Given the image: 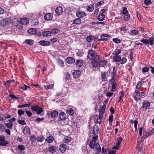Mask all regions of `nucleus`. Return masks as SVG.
<instances>
[{
  "label": "nucleus",
  "instance_id": "f257e3e1",
  "mask_svg": "<svg viewBox=\"0 0 154 154\" xmlns=\"http://www.w3.org/2000/svg\"><path fill=\"white\" fill-rule=\"evenodd\" d=\"M87 57L91 60H100L99 55L97 54L95 51L92 49L89 50Z\"/></svg>",
  "mask_w": 154,
  "mask_h": 154
},
{
  "label": "nucleus",
  "instance_id": "f03ea898",
  "mask_svg": "<svg viewBox=\"0 0 154 154\" xmlns=\"http://www.w3.org/2000/svg\"><path fill=\"white\" fill-rule=\"evenodd\" d=\"M154 38L153 37H150L149 40L146 39H142L140 41L142 43H137L135 44L136 45H142L143 44H145L146 45H147L149 44L150 45H152L154 44Z\"/></svg>",
  "mask_w": 154,
  "mask_h": 154
},
{
  "label": "nucleus",
  "instance_id": "7ed1b4c3",
  "mask_svg": "<svg viewBox=\"0 0 154 154\" xmlns=\"http://www.w3.org/2000/svg\"><path fill=\"white\" fill-rule=\"evenodd\" d=\"M31 109L33 111L36 112L37 114H39L41 113L43 110L42 107L38 105L33 106L31 107Z\"/></svg>",
  "mask_w": 154,
  "mask_h": 154
},
{
  "label": "nucleus",
  "instance_id": "20e7f679",
  "mask_svg": "<svg viewBox=\"0 0 154 154\" xmlns=\"http://www.w3.org/2000/svg\"><path fill=\"white\" fill-rule=\"evenodd\" d=\"M5 138L4 136H0V145L2 146H5L8 143L5 141Z\"/></svg>",
  "mask_w": 154,
  "mask_h": 154
},
{
  "label": "nucleus",
  "instance_id": "39448f33",
  "mask_svg": "<svg viewBox=\"0 0 154 154\" xmlns=\"http://www.w3.org/2000/svg\"><path fill=\"white\" fill-rule=\"evenodd\" d=\"M100 37L101 38L98 39V41H106L108 40V39L107 38H110V36L108 34H102L100 35Z\"/></svg>",
  "mask_w": 154,
  "mask_h": 154
},
{
  "label": "nucleus",
  "instance_id": "423d86ee",
  "mask_svg": "<svg viewBox=\"0 0 154 154\" xmlns=\"http://www.w3.org/2000/svg\"><path fill=\"white\" fill-rule=\"evenodd\" d=\"M29 19L24 17L20 20V22L21 24L25 25H27L29 23Z\"/></svg>",
  "mask_w": 154,
  "mask_h": 154
},
{
  "label": "nucleus",
  "instance_id": "0eeeda50",
  "mask_svg": "<svg viewBox=\"0 0 154 154\" xmlns=\"http://www.w3.org/2000/svg\"><path fill=\"white\" fill-rule=\"evenodd\" d=\"M67 146L64 144H62L60 145L59 146V150L62 153L65 152Z\"/></svg>",
  "mask_w": 154,
  "mask_h": 154
},
{
  "label": "nucleus",
  "instance_id": "6e6552de",
  "mask_svg": "<svg viewBox=\"0 0 154 154\" xmlns=\"http://www.w3.org/2000/svg\"><path fill=\"white\" fill-rule=\"evenodd\" d=\"M81 75V72L79 70L74 71L72 73L73 77L77 79L80 77Z\"/></svg>",
  "mask_w": 154,
  "mask_h": 154
},
{
  "label": "nucleus",
  "instance_id": "1a4fd4ad",
  "mask_svg": "<svg viewBox=\"0 0 154 154\" xmlns=\"http://www.w3.org/2000/svg\"><path fill=\"white\" fill-rule=\"evenodd\" d=\"M76 15L77 17L79 18L83 17L85 16L86 14L85 12L79 11L76 12Z\"/></svg>",
  "mask_w": 154,
  "mask_h": 154
},
{
  "label": "nucleus",
  "instance_id": "9d476101",
  "mask_svg": "<svg viewBox=\"0 0 154 154\" xmlns=\"http://www.w3.org/2000/svg\"><path fill=\"white\" fill-rule=\"evenodd\" d=\"M142 104L143 105L142 108L143 109L145 110L149 108L150 106V102L145 101Z\"/></svg>",
  "mask_w": 154,
  "mask_h": 154
},
{
  "label": "nucleus",
  "instance_id": "9b49d317",
  "mask_svg": "<svg viewBox=\"0 0 154 154\" xmlns=\"http://www.w3.org/2000/svg\"><path fill=\"white\" fill-rule=\"evenodd\" d=\"M93 60V61L91 62L92 67H97L98 66H100V64L99 63L100 60Z\"/></svg>",
  "mask_w": 154,
  "mask_h": 154
},
{
  "label": "nucleus",
  "instance_id": "f8f14e48",
  "mask_svg": "<svg viewBox=\"0 0 154 154\" xmlns=\"http://www.w3.org/2000/svg\"><path fill=\"white\" fill-rule=\"evenodd\" d=\"M8 19H4L2 20L0 22L1 26L4 27L8 25L10 23Z\"/></svg>",
  "mask_w": 154,
  "mask_h": 154
},
{
  "label": "nucleus",
  "instance_id": "ddd939ff",
  "mask_svg": "<svg viewBox=\"0 0 154 154\" xmlns=\"http://www.w3.org/2000/svg\"><path fill=\"white\" fill-rule=\"evenodd\" d=\"M39 43L41 45L45 46L50 45L51 43L50 42L47 41L42 40L39 41Z\"/></svg>",
  "mask_w": 154,
  "mask_h": 154
},
{
  "label": "nucleus",
  "instance_id": "4468645a",
  "mask_svg": "<svg viewBox=\"0 0 154 154\" xmlns=\"http://www.w3.org/2000/svg\"><path fill=\"white\" fill-rule=\"evenodd\" d=\"M44 18L47 20H50L53 18V15L51 13H47L45 15Z\"/></svg>",
  "mask_w": 154,
  "mask_h": 154
},
{
  "label": "nucleus",
  "instance_id": "2eb2a0df",
  "mask_svg": "<svg viewBox=\"0 0 154 154\" xmlns=\"http://www.w3.org/2000/svg\"><path fill=\"white\" fill-rule=\"evenodd\" d=\"M63 11V8L60 6L57 7L55 10L56 13L59 15H61Z\"/></svg>",
  "mask_w": 154,
  "mask_h": 154
},
{
  "label": "nucleus",
  "instance_id": "dca6fc26",
  "mask_svg": "<svg viewBox=\"0 0 154 154\" xmlns=\"http://www.w3.org/2000/svg\"><path fill=\"white\" fill-rule=\"evenodd\" d=\"M75 63L78 67H81L83 64V61L82 60H76Z\"/></svg>",
  "mask_w": 154,
  "mask_h": 154
},
{
  "label": "nucleus",
  "instance_id": "f3484780",
  "mask_svg": "<svg viewBox=\"0 0 154 154\" xmlns=\"http://www.w3.org/2000/svg\"><path fill=\"white\" fill-rule=\"evenodd\" d=\"M59 117L60 119L62 120H65L66 117V114L63 112H61L59 114Z\"/></svg>",
  "mask_w": 154,
  "mask_h": 154
},
{
  "label": "nucleus",
  "instance_id": "a211bd4d",
  "mask_svg": "<svg viewBox=\"0 0 154 154\" xmlns=\"http://www.w3.org/2000/svg\"><path fill=\"white\" fill-rule=\"evenodd\" d=\"M66 62L69 64L73 63L75 61L74 59L72 57H67L66 59Z\"/></svg>",
  "mask_w": 154,
  "mask_h": 154
},
{
  "label": "nucleus",
  "instance_id": "6ab92c4d",
  "mask_svg": "<svg viewBox=\"0 0 154 154\" xmlns=\"http://www.w3.org/2000/svg\"><path fill=\"white\" fill-rule=\"evenodd\" d=\"M139 34V31L136 29H134L131 30L130 32L129 33V34L131 35H138Z\"/></svg>",
  "mask_w": 154,
  "mask_h": 154
},
{
  "label": "nucleus",
  "instance_id": "aec40b11",
  "mask_svg": "<svg viewBox=\"0 0 154 154\" xmlns=\"http://www.w3.org/2000/svg\"><path fill=\"white\" fill-rule=\"evenodd\" d=\"M99 130L98 126L96 125H94L93 128V134L94 135L97 134L98 133Z\"/></svg>",
  "mask_w": 154,
  "mask_h": 154
},
{
  "label": "nucleus",
  "instance_id": "412c9836",
  "mask_svg": "<svg viewBox=\"0 0 154 154\" xmlns=\"http://www.w3.org/2000/svg\"><path fill=\"white\" fill-rule=\"evenodd\" d=\"M57 150V149L55 146H51L49 148V151L51 153H53L56 152Z\"/></svg>",
  "mask_w": 154,
  "mask_h": 154
},
{
  "label": "nucleus",
  "instance_id": "4be33fe9",
  "mask_svg": "<svg viewBox=\"0 0 154 154\" xmlns=\"http://www.w3.org/2000/svg\"><path fill=\"white\" fill-rule=\"evenodd\" d=\"M54 139V137L52 136H50L47 137L45 141L48 143H51L53 142Z\"/></svg>",
  "mask_w": 154,
  "mask_h": 154
},
{
  "label": "nucleus",
  "instance_id": "5701e85b",
  "mask_svg": "<svg viewBox=\"0 0 154 154\" xmlns=\"http://www.w3.org/2000/svg\"><path fill=\"white\" fill-rule=\"evenodd\" d=\"M154 133V128L149 130L148 132L146 133L145 137L146 138L147 137L150 136L152 134Z\"/></svg>",
  "mask_w": 154,
  "mask_h": 154
},
{
  "label": "nucleus",
  "instance_id": "b1692460",
  "mask_svg": "<svg viewBox=\"0 0 154 154\" xmlns=\"http://www.w3.org/2000/svg\"><path fill=\"white\" fill-rule=\"evenodd\" d=\"M81 19L80 18H77L73 20L72 24L75 25L79 24L81 23Z\"/></svg>",
  "mask_w": 154,
  "mask_h": 154
},
{
  "label": "nucleus",
  "instance_id": "393cba45",
  "mask_svg": "<svg viewBox=\"0 0 154 154\" xmlns=\"http://www.w3.org/2000/svg\"><path fill=\"white\" fill-rule=\"evenodd\" d=\"M98 143H96V141H91L89 144L90 147L93 149H94L95 147L97 145Z\"/></svg>",
  "mask_w": 154,
  "mask_h": 154
},
{
  "label": "nucleus",
  "instance_id": "a878e982",
  "mask_svg": "<svg viewBox=\"0 0 154 154\" xmlns=\"http://www.w3.org/2000/svg\"><path fill=\"white\" fill-rule=\"evenodd\" d=\"M36 30L35 28H31L29 29L27 31V32L30 34V35H32L36 33Z\"/></svg>",
  "mask_w": 154,
  "mask_h": 154
},
{
  "label": "nucleus",
  "instance_id": "bb28decb",
  "mask_svg": "<svg viewBox=\"0 0 154 154\" xmlns=\"http://www.w3.org/2000/svg\"><path fill=\"white\" fill-rule=\"evenodd\" d=\"M103 115L102 114H101L99 115V116L97 118V122L100 124L102 122V121L103 119Z\"/></svg>",
  "mask_w": 154,
  "mask_h": 154
},
{
  "label": "nucleus",
  "instance_id": "cd10ccee",
  "mask_svg": "<svg viewBox=\"0 0 154 154\" xmlns=\"http://www.w3.org/2000/svg\"><path fill=\"white\" fill-rule=\"evenodd\" d=\"M23 132L24 134H29L30 132L29 128L28 127H25L23 130Z\"/></svg>",
  "mask_w": 154,
  "mask_h": 154
},
{
  "label": "nucleus",
  "instance_id": "c85d7f7f",
  "mask_svg": "<svg viewBox=\"0 0 154 154\" xmlns=\"http://www.w3.org/2000/svg\"><path fill=\"white\" fill-rule=\"evenodd\" d=\"M94 8V5L92 4L91 5H88L87 7V10L89 12H92L93 11Z\"/></svg>",
  "mask_w": 154,
  "mask_h": 154
},
{
  "label": "nucleus",
  "instance_id": "c756f323",
  "mask_svg": "<svg viewBox=\"0 0 154 154\" xmlns=\"http://www.w3.org/2000/svg\"><path fill=\"white\" fill-rule=\"evenodd\" d=\"M113 59L115 62H119L121 60V57L119 56H113Z\"/></svg>",
  "mask_w": 154,
  "mask_h": 154
},
{
  "label": "nucleus",
  "instance_id": "7c9ffc66",
  "mask_svg": "<svg viewBox=\"0 0 154 154\" xmlns=\"http://www.w3.org/2000/svg\"><path fill=\"white\" fill-rule=\"evenodd\" d=\"M105 16L104 14L101 13L98 16L97 18L99 21H102L104 20Z\"/></svg>",
  "mask_w": 154,
  "mask_h": 154
},
{
  "label": "nucleus",
  "instance_id": "2f4dec72",
  "mask_svg": "<svg viewBox=\"0 0 154 154\" xmlns=\"http://www.w3.org/2000/svg\"><path fill=\"white\" fill-rule=\"evenodd\" d=\"M72 140V138L70 137H66L64 138L63 140V142L64 143H67L70 142Z\"/></svg>",
  "mask_w": 154,
  "mask_h": 154
},
{
  "label": "nucleus",
  "instance_id": "473e14b6",
  "mask_svg": "<svg viewBox=\"0 0 154 154\" xmlns=\"http://www.w3.org/2000/svg\"><path fill=\"white\" fill-rule=\"evenodd\" d=\"M5 125L9 129L12 128L13 126L12 122H10L8 123H5Z\"/></svg>",
  "mask_w": 154,
  "mask_h": 154
},
{
  "label": "nucleus",
  "instance_id": "72a5a7b5",
  "mask_svg": "<svg viewBox=\"0 0 154 154\" xmlns=\"http://www.w3.org/2000/svg\"><path fill=\"white\" fill-rule=\"evenodd\" d=\"M43 35L45 37H47L48 36L51 35V32L49 31H44L42 32Z\"/></svg>",
  "mask_w": 154,
  "mask_h": 154
},
{
  "label": "nucleus",
  "instance_id": "f704fd0d",
  "mask_svg": "<svg viewBox=\"0 0 154 154\" xmlns=\"http://www.w3.org/2000/svg\"><path fill=\"white\" fill-rule=\"evenodd\" d=\"M58 114V112L56 110H54L51 113V117L54 118Z\"/></svg>",
  "mask_w": 154,
  "mask_h": 154
},
{
  "label": "nucleus",
  "instance_id": "c9c22d12",
  "mask_svg": "<svg viewBox=\"0 0 154 154\" xmlns=\"http://www.w3.org/2000/svg\"><path fill=\"white\" fill-rule=\"evenodd\" d=\"M121 52V50L120 49H116L115 51L113 54L115 56H118V55L120 54Z\"/></svg>",
  "mask_w": 154,
  "mask_h": 154
},
{
  "label": "nucleus",
  "instance_id": "e433bc0d",
  "mask_svg": "<svg viewBox=\"0 0 154 154\" xmlns=\"http://www.w3.org/2000/svg\"><path fill=\"white\" fill-rule=\"evenodd\" d=\"M94 36H89L86 37V41L88 42H91L94 40Z\"/></svg>",
  "mask_w": 154,
  "mask_h": 154
},
{
  "label": "nucleus",
  "instance_id": "4c0bfd02",
  "mask_svg": "<svg viewBox=\"0 0 154 154\" xmlns=\"http://www.w3.org/2000/svg\"><path fill=\"white\" fill-rule=\"evenodd\" d=\"M67 112L70 115H72L74 113V110L72 108L67 109Z\"/></svg>",
  "mask_w": 154,
  "mask_h": 154
},
{
  "label": "nucleus",
  "instance_id": "58836bf2",
  "mask_svg": "<svg viewBox=\"0 0 154 154\" xmlns=\"http://www.w3.org/2000/svg\"><path fill=\"white\" fill-rule=\"evenodd\" d=\"M25 42L26 43L30 45H32L33 43V40L31 39H26Z\"/></svg>",
  "mask_w": 154,
  "mask_h": 154
},
{
  "label": "nucleus",
  "instance_id": "ea45409f",
  "mask_svg": "<svg viewBox=\"0 0 154 154\" xmlns=\"http://www.w3.org/2000/svg\"><path fill=\"white\" fill-rule=\"evenodd\" d=\"M60 32V31L58 29H54L51 31V34H56L57 33L59 32Z\"/></svg>",
  "mask_w": 154,
  "mask_h": 154
},
{
  "label": "nucleus",
  "instance_id": "a19ab883",
  "mask_svg": "<svg viewBox=\"0 0 154 154\" xmlns=\"http://www.w3.org/2000/svg\"><path fill=\"white\" fill-rule=\"evenodd\" d=\"M123 18L126 21H128L129 20L130 18V15L128 14H127L124 15Z\"/></svg>",
  "mask_w": 154,
  "mask_h": 154
},
{
  "label": "nucleus",
  "instance_id": "79ce46f5",
  "mask_svg": "<svg viewBox=\"0 0 154 154\" xmlns=\"http://www.w3.org/2000/svg\"><path fill=\"white\" fill-rule=\"evenodd\" d=\"M18 149L20 151H23L26 148L24 146L22 145H19L18 146Z\"/></svg>",
  "mask_w": 154,
  "mask_h": 154
},
{
  "label": "nucleus",
  "instance_id": "37998d69",
  "mask_svg": "<svg viewBox=\"0 0 154 154\" xmlns=\"http://www.w3.org/2000/svg\"><path fill=\"white\" fill-rule=\"evenodd\" d=\"M106 105L104 104L100 109V113H103L105 111L106 109Z\"/></svg>",
  "mask_w": 154,
  "mask_h": 154
},
{
  "label": "nucleus",
  "instance_id": "c03bdc74",
  "mask_svg": "<svg viewBox=\"0 0 154 154\" xmlns=\"http://www.w3.org/2000/svg\"><path fill=\"white\" fill-rule=\"evenodd\" d=\"M44 137L43 136H42L36 138V140L38 142H42L44 140Z\"/></svg>",
  "mask_w": 154,
  "mask_h": 154
},
{
  "label": "nucleus",
  "instance_id": "a18cd8bd",
  "mask_svg": "<svg viewBox=\"0 0 154 154\" xmlns=\"http://www.w3.org/2000/svg\"><path fill=\"white\" fill-rule=\"evenodd\" d=\"M112 89L111 91H115L117 89V85L116 83L112 84Z\"/></svg>",
  "mask_w": 154,
  "mask_h": 154
},
{
  "label": "nucleus",
  "instance_id": "49530a36",
  "mask_svg": "<svg viewBox=\"0 0 154 154\" xmlns=\"http://www.w3.org/2000/svg\"><path fill=\"white\" fill-rule=\"evenodd\" d=\"M127 59L125 57H122V58H121V60H120V63L122 64H124L127 61Z\"/></svg>",
  "mask_w": 154,
  "mask_h": 154
},
{
  "label": "nucleus",
  "instance_id": "de8ad7c7",
  "mask_svg": "<svg viewBox=\"0 0 154 154\" xmlns=\"http://www.w3.org/2000/svg\"><path fill=\"white\" fill-rule=\"evenodd\" d=\"M128 11L127 10V8L126 7H124L123 8V10L122 13V14L125 15V14H126L128 13Z\"/></svg>",
  "mask_w": 154,
  "mask_h": 154
},
{
  "label": "nucleus",
  "instance_id": "09e8293b",
  "mask_svg": "<svg viewBox=\"0 0 154 154\" xmlns=\"http://www.w3.org/2000/svg\"><path fill=\"white\" fill-rule=\"evenodd\" d=\"M54 86L53 85H49L47 86H45V88L46 90H48L52 88Z\"/></svg>",
  "mask_w": 154,
  "mask_h": 154
},
{
  "label": "nucleus",
  "instance_id": "8fccbe9b",
  "mask_svg": "<svg viewBox=\"0 0 154 154\" xmlns=\"http://www.w3.org/2000/svg\"><path fill=\"white\" fill-rule=\"evenodd\" d=\"M83 54V52L81 51H78L76 54V55L79 57H82Z\"/></svg>",
  "mask_w": 154,
  "mask_h": 154
},
{
  "label": "nucleus",
  "instance_id": "3c124183",
  "mask_svg": "<svg viewBox=\"0 0 154 154\" xmlns=\"http://www.w3.org/2000/svg\"><path fill=\"white\" fill-rule=\"evenodd\" d=\"M122 140V139L121 137H118L117 138V143L116 144H118V145H120L121 144V142Z\"/></svg>",
  "mask_w": 154,
  "mask_h": 154
},
{
  "label": "nucleus",
  "instance_id": "603ef678",
  "mask_svg": "<svg viewBox=\"0 0 154 154\" xmlns=\"http://www.w3.org/2000/svg\"><path fill=\"white\" fill-rule=\"evenodd\" d=\"M112 41L114 42L117 44L121 42L120 39L117 38H113Z\"/></svg>",
  "mask_w": 154,
  "mask_h": 154
},
{
  "label": "nucleus",
  "instance_id": "864d4df0",
  "mask_svg": "<svg viewBox=\"0 0 154 154\" xmlns=\"http://www.w3.org/2000/svg\"><path fill=\"white\" fill-rule=\"evenodd\" d=\"M18 122L20 124L22 125H25L26 123L25 121L23 120H19Z\"/></svg>",
  "mask_w": 154,
  "mask_h": 154
},
{
  "label": "nucleus",
  "instance_id": "5fc2aeb1",
  "mask_svg": "<svg viewBox=\"0 0 154 154\" xmlns=\"http://www.w3.org/2000/svg\"><path fill=\"white\" fill-rule=\"evenodd\" d=\"M144 3L145 5L148 6L151 4V1L150 0H145Z\"/></svg>",
  "mask_w": 154,
  "mask_h": 154
},
{
  "label": "nucleus",
  "instance_id": "6e6d98bb",
  "mask_svg": "<svg viewBox=\"0 0 154 154\" xmlns=\"http://www.w3.org/2000/svg\"><path fill=\"white\" fill-rule=\"evenodd\" d=\"M58 64L61 67H63L64 65V62L63 61L61 60L60 59H58Z\"/></svg>",
  "mask_w": 154,
  "mask_h": 154
},
{
  "label": "nucleus",
  "instance_id": "4d7b16f0",
  "mask_svg": "<svg viewBox=\"0 0 154 154\" xmlns=\"http://www.w3.org/2000/svg\"><path fill=\"white\" fill-rule=\"evenodd\" d=\"M96 146V149L98 152H100L101 151V148L99 144L98 143Z\"/></svg>",
  "mask_w": 154,
  "mask_h": 154
},
{
  "label": "nucleus",
  "instance_id": "13d9d810",
  "mask_svg": "<svg viewBox=\"0 0 154 154\" xmlns=\"http://www.w3.org/2000/svg\"><path fill=\"white\" fill-rule=\"evenodd\" d=\"M5 129V127L2 124H0V131L2 132H4Z\"/></svg>",
  "mask_w": 154,
  "mask_h": 154
},
{
  "label": "nucleus",
  "instance_id": "bf43d9fd",
  "mask_svg": "<svg viewBox=\"0 0 154 154\" xmlns=\"http://www.w3.org/2000/svg\"><path fill=\"white\" fill-rule=\"evenodd\" d=\"M115 76H112L111 79L110 80V82L111 84H113V83H115Z\"/></svg>",
  "mask_w": 154,
  "mask_h": 154
},
{
  "label": "nucleus",
  "instance_id": "052dcab7",
  "mask_svg": "<svg viewBox=\"0 0 154 154\" xmlns=\"http://www.w3.org/2000/svg\"><path fill=\"white\" fill-rule=\"evenodd\" d=\"M24 112L21 109H19L18 110L17 113L19 116H21V115L24 114Z\"/></svg>",
  "mask_w": 154,
  "mask_h": 154
},
{
  "label": "nucleus",
  "instance_id": "680f3d73",
  "mask_svg": "<svg viewBox=\"0 0 154 154\" xmlns=\"http://www.w3.org/2000/svg\"><path fill=\"white\" fill-rule=\"evenodd\" d=\"M28 88H30V87H28L27 86L24 85L23 87H20V88L23 90H26Z\"/></svg>",
  "mask_w": 154,
  "mask_h": 154
},
{
  "label": "nucleus",
  "instance_id": "e2e57ef3",
  "mask_svg": "<svg viewBox=\"0 0 154 154\" xmlns=\"http://www.w3.org/2000/svg\"><path fill=\"white\" fill-rule=\"evenodd\" d=\"M101 77L102 80H105V79H106V73L102 72Z\"/></svg>",
  "mask_w": 154,
  "mask_h": 154
},
{
  "label": "nucleus",
  "instance_id": "0e129e2a",
  "mask_svg": "<svg viewBox=\"0 0 154 154\" xmlns=\"http://www.w3.org/2000/svg\"><path fill=\"white\" fill-rule=\"evenodd\" d=\"M116 68L115 67H113V70L111 74H112V76H115V75L116 74Z\"/></svg>",
  "mask_w": 154,
  "mask_h": 154
},
{
  "label": "nucleus",
  "instance_id": "69168bd1",
  "mask_svg": "<svg viewBox=\"0 0 154 154\" xmlns=\"http://www.w3.org/2000/svg\"><path fill=\"white\" fill-rule=\"evenodd\" d=\"M142 70L143 72H146L149 71V69L147 67H144L142 69Z\"/></svg>",
  "mask_w": 154,
  "mask_h": 154
},
{
  "label": "nucleus",
  "instance_id": "338daca9",
  "mask_svg": "<svg viewBox=\"0 0 154 154\" xmlns=\"http://www.w3.org/2000/svg\"><path fill=\"white\" fill-rule=\"evenodd\" d=\"M29 105H30L29 104H26L19 105L18 106L20 108L25 107H26L29 106Z\"/></svg>",
  "mask_w": 154,
  "mask_h": 154
},
{
  "label": "nucleus",
  "instance_id": "774afa93",
  "mask_svg": "<svg viewBox=\"0 0 154 154\" xmlns=\"http://www.w3.org/2000/svg\"><path fill=\"white\" fill-rule=\"evenodd\" d=\"M128 28L126 26L122 27L120 28V30L123 32L126 31L127 30Z\"/></svg>",
  "mask_w": 154,
  "mask_h": 154
}]
</instances>
